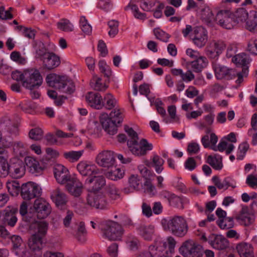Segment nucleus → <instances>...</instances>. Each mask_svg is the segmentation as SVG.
Masks as SVG:
<instances>
[{
    "label": "nucleus",
    "mask_w": 257,
    "mask_h": 257,
    "mask_svg": "<svg viewBox=\"0 0 257 257\" xmlns=\"http://www.w3.org/2000/svg\"><path fill=\"white\" fill-rule=\"evenodd\" d=\"M20 195L23 200L19 208V213L22 217L19 229L23 232L28 233L31 231L32 226V182L22 184Z\"/></svg>",
    "instance_id": "f257e3e1"
},
{
    "label": "nucleus",
    "mask_w": 257,
    "mask_h": 257,
    "mask_svg": "<svg viewBox=\"0 0 257 257\" xmlns=\"http://www.w3.org/2000/svg\"><path fill=\"white\" fill-rule=\"evenodd\" d=\"M124 130L128 137L127 145L133 154L138 156H144L153 149V145L149 143L146 139H142L139 143L138 135L132 127L125 125Z\"/></svg>",
    "instance_id": "f03ea898"
},
{
    "label": "nucleus",
    "mask_w": 257,
    "mask_h": 257,
    "mask_svg": "<svg viewBox=\"0 0 257 257\" xmlns=\"http://www.w3.org/2000/svg\"><path fill=\"white\" fill-rule=\"evenodd\" d=\"M161 224L165 230L170 231L177 237H183L187 232L188 225L185 219L181 216H175L163 219Z\"/></svg>",
    "instance_id": "7ed1b4c3"
},
{
    "label": "nucleus",
    "mask_w": 257,
    "mask_h": 257,
    "mask_svg": "<svg viewBox=\"0 0 257 257\" xmlns=\"http://www.w3.org/2000/svg\"><path fill=\"white\" fill-rule=\"evenodd\" d=\"M102 237L108 240H120L123 234L122 226L116 222L107 220L101 221L99 225Z\"/></svg>",
    "instance_id": "20e7f679"
},
{
    "label": "nucleus",
    "mask_w": 257,
    "mask_h": 257,
    "mask_svg": "<svg viewBox=\"0 0 257 257\" xmlns=\"http://www.w3.org/2000/svg\"><path fill=\"white\" fill-rule=\"evenodd\" d=\"M46 82L49 87L67 93L71 94L75 90L73 84L65 76L51 73L46 76Z\"/></svg>",
    "instance_id": "39448f33"
},
{
    "label": "nucleus",
    "mask_w": 257,
    "mask_h": 257,
    "mask_svg": "<svg viewBox=\"0 0 257 257\" xmlns=\"http://www.w3.org/2000/svg\"><path fill=\"white\" fill-rule=\"evenodd\" d=\"M201 142L205 148H210L213 151H218L220 152L225 151L227 155L230 154L235 148L233 144L223 140H221L216 147V144L218 142V137L214 133L210 134V139L208 135L203 136Z\"/></svg>",
    "instance_id": "423d86ee"
},
{
    "label": "nucleus",
    "mask_w": 257,
    "mask_h": 257,
    "mask_svg": "<svg viewBox=\"0 0 257 257\" xmlns=\"http://www.w3.org/2000/svg\"><path fill=\"white\" fill-rule=\"evenodd\" d=\"M48 229V223L44 220L33 222V251H40Z\"/></svg>",
    "instance_id": "0eeeda50"
},
{
    "label": "nucleus",
    "mask_w": 257,
    "mask_h": 257,
    "mask_svg": "<svg viewBox=\"0 0 257 257\" xmlns=\"http://www.w3.org/2000/svg\"><path fill=\"white\" fill-rule=\"evenodd\" d=\"M184 257H202V246L192 240L185 241L179 249Z\"/></svg>",
    "instance_id": "6e6552de"
},
{
    "label": "nucleus",
    "mask_w": 257,
    "mask_h": 257,
    "mask_svg": "<svg viewBox=\"0 0 257 257\" xmlns=\"http://www.w3.org/2000/svg\"><path fill=\"white\" fill-rule=\"evenodd\" d=\"M51 211L50 204L43 198H38L33 203V217L43 219L50 214Z\"/></svg>",
    "instance_id": "1a4fd4ad"
},
{
    "label": "nucleus",
    "mask_w": 257,
    "mask_h": 257,
    "mask_svg": "<svg viewBox=\"0 0 257 257\" xmlns=\"http://www.w3.org/2000/svg\"><path fill=\"white\" fill-rule=\"evenodd\" d=\"M232 62L236 64H239L243 66L241 72L236 73L237 79L236 82L237 84H240L243 80L244 77H246L248 74V70L246 66L249 63V58L248 56L244 53L238 54L235 55L232 58Z\"/></svg>",
    "instance_id": "9d476101"
},
{
    "label": "nucleus",
    "mask_w": 257,
    "mask_h": 257,
    "mask_svg": "<svg viewBox=\"0 0 257 257\" xmlns=\"http://www.w3.org/2000/svg\"><path fill=\"white\" fill-rule=\"evenodd\" d=\"M229 10H220L216 14V23L226 29H231L236 25V22L230 17Z\"/></svg>",
    "instance_id": "9b49d317"
},
{
    "label": "nucleus",
    "mask_w": 257,
    "mask_h": 257,
    "mask_svg": "<svg viewBox=\"0 0 257 257\" xmlns=\"http://www.w3.org/2000/svg\"><path fill=\"white\" fill-rule=\"evenodd\" d=\"M105 179L103 176L94 175L85 180V184L88 187L89 193H101L99 191L105 186Z\"/></svg>",
    "instance_id": "f8f14e48"
},
{
    "label": "nucleus",
    "mask_w": 257,
    "mask_h": 257,
    "mask_svg": "<svg viewBox=\"0 0 257 257\" xmlns=\"http://www.w3.org/2000/svg\"><path fill=\"white\" fill-rule=\"evenodd\" d=\"M225 47V44L222 41H212L206 47V54L211 59H217Z\"/></svg>",
    "instance_id": "ddd939ff"
},
{
    "label": "nucleus",
    "mask_w": 257,
    "mask_h": 257,
    "mask_svg": "<svg viewBox=\"0 0 257 257\" xmlns=\"http://www.w3.org/2000/svg\"><path fill=\"white\" fill-rule=\"evenodd\" d=\"M194 45L199 48L204 46L208 40L207 30L202 27H196L191 34Z\"/></svg>",
    "instance_id": "4468645a"
},
{
    "label": "nucleus",
    "mask_w": 257,
    "mask_h": 257,
    "mask_svg": "<svg viewBox=\"0 0 257 257\" xmlns=\"http://www.w3.org/2000/svg\"><path fill=\"white\" fill-rule=\"evenodd\" d=\"M77 169L82 176L89 177L96 175L99 172L95 164L88 161H80L77 165Z\"/></svg>",
    "instance_id": "2eb2a0df"
},
{
    "label": "nucleus",
    "mask_w": 257,
    "mask_h": 257,
    "mask_svg": "<svg viewBox=\"0 0 257 257\" xmlns=\"http://www.w3.org/2000/svg\"><path fill=\"white\" fill-rule=\"evenodd\" d=\"M87 204L97 209H103L106 208L107 202L102 193H89L87 197Z\"/></svg>",
    "instance_id": "dca6fc26"
},
{
    "label": "nucleus",
    "mask_w": 257,
    "mask_h": 257,
    "mask_svg": "<svg viewBox=\"0 0 257 257\" xmlns=\"http://www.w3.org/2000/svg\"><path fill=\"white\" fill-rule=\"evenodd\" d=\"M96 162L101 167L106 168L112 167L115 162L113 152L104 151L99 153L96 157Z\"/></svg>",
    "instance_id": "f3484780"
},
{
    "label": "nucleus",
    "mask_w": 257,
    "mask_h": 257,
    "mask_svg": "<svg viewBox=\"0 0 257 257\" xmlns=\"http://www.w3.org/2000/svg\"><path fill=\"white\" fill-rule=\"evenodd\" d=\"M213 68L217 79H232L236 75V73L234 70L220 64H214Z\"/></svg>",
    "instance_id": "a211bd4d"
},
{
    "label": "nucleus",
    "mask_w": 257,
    "mask_h": 257,
    "mask_svg": "<svg viewBox=\"0 0 257 257\" xmlns=\"http://www.w3.org/2000/svg\"><path fill=\"white\" fill-rule=\"evenodd\" d=\"M149 252L151 257H167L166 242L155 241L149 247Z\"/></svg>",
    "instance_id": "6ab92c4d"
},
{
    "label": "nucleus",
    "mask_w": 257,
    "mask_h": 257,
    "mask_svg": "<svg viewBox=\"0 0 257 257\" xmlns=\"http://www.w3.org/2000/svg\"><path fill=\"white\" fill-rule=\"evenodd\" d=\"M54 174L57 182L61 184H65L72 178L67 168L61 164L55 165Z\"/></svg>",
    "instance_id": "aec40b11"
},
{
    "label": "nucleus",
    "mask_w": 257,
    "mask_h": 257,
    "mask_svg": "<svg viewBox=\"0 0 257 257\" xmlns=\"http://www.w3.org/2000/svg\"><path fill=\"white\" fill-rule=\"evenodd\" d=\"M85 100L89 106L97 109H101L104 106L101 95L97 92H88L85 95Z\"/></svg>",
    "instance_id": "412c9836"
},
{
    "label": "nucleus",
    "mask_w": 257,
    "mask_h": 257,
    "mask_svg": "<svg viewBox=\"0 0 257 257\" xmlns=\"http://www.w3.org/2000/svg\"><path fill=\"white\" fill-rule=\"evenodd\" d=\"M65 184L68 192L72 196L78 197L82 192L83 186L82 183L77 178L72 177Z\"/></svg>",
    "instance_id": "4be33fe9"
},
{
    "label": "nucleus",
    "mask_w": 257,
    "mask_h": 257,
    "mask_svg": "<svg viewBox=\"0 0 257 257\" xmlns=\"http://www.w3.org/2000/svg\"><path fill=\"white\" fill-rule=\"evenodd\" d=\"M99 119L103 128L108 134L114 135L117 133L118 124L109 118L107 114H102Z\"/></svg>",
    "instance_id": "5701e85b"
},
{
    "label": "nucleus",
    "mask_w": 257,
    "mask_h": 257,
    "mask_svg": "<svg viewBox=\"0 0 257 257\" xmlns=\"http://www.w3.org/2000/svg\"><path fill=\"white\" fill-rule=\"evenodd\" d=\"M43 66L45 69L51 70L57 67L60 64V57L53 52L47 54V57L42 61Z\"/></svg>",
    "instance_id": "b1692460"
},
{
    "label": "nucleus",
    "mask_w": 257,
    "mask_h": 257,
    "mask_svg": "<svg viewBox=\"0 0 257 257\" xmlns=\"http://www.w3.org/2000/svg\"><path fill=\"white\" fill-rule=\"evenodd\" d=\"M138 234L145 240H152L155 233V227L151 224H141L137 228Z\"/></svg>",
    "instance_id": "393cba45"
},
{
    "label": "nucleus",
    "mask_w": 257,
    "mask_h": 257,
    "mask_svg": "<svg viewBox=\"0 0 257 257\" xmlns=\"http://www.w3.org/2000/svg\"><path fill=\"white\" fill-rule=\"evenodd\" d=\"M209 242L212 247L218 250L225 249L229 245L227 239L221 235H212Z\"/></svg>",
    "instance_id": "a878e982"
},
{
    "label": "nucleus",
    "mask_w": 257,
    "mask_h": 257,
    "mask_svg": "<svg viewBox=\"0 0 257 257\" xmlns=\"http://www.w3.org/2000/svg\"><path fill=\"white\" fill-rule=\"evenodd\" d=\"M51 199L58 207L65 205L68 201L66 194L59 188H57L51 192Z\"/></svg>",
    "instance_id": "bb28decb"
},
{
    "label": "nucleus",
    "mask_w": 257,
    "mask_h": 257,
    "mask_svg": "<svg viewBox=\"0 0 257 257\" xmlns=\"http://www.w3.org/2000/svg\"><path fill=\"white\" fill-rule=\"evenodd\" d=\"M254 216L248 212L247 208H243L237 217L239 223L245 226L252 225L254 221Z\"/></svg>",
    "instance_id": "cd10ccee"
},
{
    "label": "nucleus",
    "mask_w": 257,
    "mask_h": 257,
    "mask_svg": "<svg viewBox=\"0 0 257 257\" xmlns=\"http://www.w3.org/2000/svg\"><path fill=\"white\" fill-rule=\"evenodd\" d=\"M236 249L240 257H254L251 245L246 242H241L236 246Z\"/></svg>",
    "instance_id": "c85d7f7f"
},
{
    "label": "nucleus",
    "mask_w": 257,
    "mask_h": 257,
    "mask_svg": "<svg viewBox=\"0 0 257 257\" xmlns=\"http://www.w3.org/2000/svg\"><path fill=\"white\" fill-rule=\"evenodd\" d=\"M207 64L208 60L207 58L201 55L191 62V68L194 72L197 73L201 72L207 66Z\"/></svg>",
    "instance_id": "c756f323"
},
{
    "label": "nucleus",
    "mask_w": 257,
    "mask_h": 257,
    "mask_svg": "<svg viewBox=\"0 0 257 257\" xmlns=\"http://www.w3.org/2000/svg\"><path fill=\"white\" fill-rule=\"evenodd\" d=\"M206 162L216 170H221L223 166L222 158L218 154L209 155L207 158Z\"/></svg>",
    "instance_id": "7c9ffc66"
},
{
    "label": "nucleus",
    "mask_w": 257,
    "mask_h": 257,
    "mask_svg": "<svg viewBox=\"0 0 257 257\" xmlns=\"http://www.w3.org/2000/svg\"><path fill=\"white\" fill-rule=\"evenodd\" d=\"M246 28L250 32L257 33V12L250 11L249 17L246 22Z\"/></svg>",
    "instance_id": "2f4dec72"
},
{
    "label": "nucleus",
    "mask_w": 257,
    "mask_h": 257,
    "mask_svg": "<svg viewBox=\"0 0 257 257\" xmlns=\"http://www.w3.org/2000/svg\"><path fill=\"white\" fill-rule=\"evenodd\" d=\"M22 85L23 87L32 92V70L27 69L24 70L22 75Z\"/></svg>",
    "instance_id": "473e14b6"
},
{
    "label": "nucleus",
    "mask_w": 257,
    "mask_h": 257,
    "mask_svg": "<svg viewBox=\"0 0 257 257\" xmlns=\"http://www.w3.org/2000/svg\"><path fill=\"white\" fill-rule=\"evenodd\" d=\"M10 173L16 178L22 177L25 174V168L23 163L18 161L16 163L10 166Z\"/></svg>",
    "instance_id": "72a5a7b5"
},
{
    "label": "nucleus",
    "mask_w": 257,
    "mask_h": 257,
    "mask_svg": "<svg viewBox=\"0 0 257 257\" xmlns=\"http://www.w3.org/2000/svg\"><path fill=\"white\" fill-rule=\"evenodd\" d=\"M111 169L106 174V177L112 180H117L123 178L124 171L118 167H111Z\"/></svg>",
    "instance_id": "f704fd0d"
},
{
    "label": "nucleus",
    "mask_w": 257,
    "mask_h": 257,
    "mask_svg": "<svg viewBox=\"0 0 257 257\" xmlns=\"http://www.w3.org/2000/svg\"><path fill=\"white\" fill-rule=\"evenodd\" d=\"M18 211V209L14 207L9 210H7L5 213V220L8 225L11 227L15 226L18 221V218L16 216Z\"/></svg>",
    "instance_id": "c9c22d12"
},
{
    "label": "nucleus",
    "mask_w": 257,
    "mask_h": 257,
    "mask_svg": "<svg viewBox=\"0 0 257 257\" xmlns=\"http://www.w3.org/2000/svg\"><path fill=\"white\" fill-rule=\"evenodd\" d=\"M161 198L167 199L170 205L171 206H176V203L180 202L181 199L175 194L172 193L167 190H163L160 193Z\"/></svg>",
    "instance_id": "e433bc0d"
},
{
    "label": "nucleus",
    "mask_w": 257,
    "mask_h": 257,
    "mask_svg": "<svg viewBox=\"0 0 257 257\" xmlns=\"http://www.w3.org/2000/svg\"><path fill=\"white\" fill-rule=\"evenodd\" d=\"M90 85L93 89L99 91H104L108 87L104 81L97 76L93 77L90 82Z\"/></svg>",
    "instance_id": "4c0bfd02"
},
{
    "label": "nucleus",
    "mask_w": 257,
    "mask_h": 257,
    "mask_svg": "<svg viewBox=\"0 0 257 257\" xmlns=\"http://www.w3.org/2000/svg\"><path fill=\"white\" fill-rule=\"evenodd\" d=\"M201 18L205 23L208 24L217 22L216 16H214L212 10L209 7H205L202 10Z\"/></svg>",
    "instance_id": "58836bf2"
},
{
    "label": "nucleus",
    "mask_w": 257,
    "mask_h": 257,
    "mask_svg": "<svg viewBox=\"0 0 257 257\" xmlns=\"http://www.w3.org/2000/svg\"><path fill=\"white\" fill-rule=\"evenodd\" d=\"M233 16L235 19L236 23H246L249 17V13H248L245 9L240 8L236 10L233 14Z\"/></svg>",
    "instance_id": "ea45409f"
},
{
    "label": "nucleus",
    "mask_w": 257,
    "mask_h": 257,
    "mask_svg": "<svg viewBox=\"0 0 257 257\" xmlns=\"http://www.w3.org/2000/svg\"><path fill=\"white\" fill-rule=\"evenodd\" d=\"M7 188L12 196L17 197L20 193L21 186L17 181L13 180L7 183Z\"/></svg>",
    "instance_id": "a19ab883"
},
{
    "label": "nucleus",
    "mask_w": 257,
    "mask_h": 257,
    "mask_svg": "<svg viewBox=\"0 0 257 257\" xmlns=\"http://www.w3.org/2000/svg\"><path fill=\"white\" fill-rule=\"evenodd\" d=\"M58 29L65 32H70L74 30V26L71 22L67 19H61L56 24Z\"/></svg>",
    "instance_id": "79ce46f5"
},
{
    "label": "nucleus",
    "mask_w": 257,
    "mask_h": 257,
    "mask_svg": "<svg viewBox=\"0 0 257 257\" xmlns=\"http://www.w3.org/2000/svg\"><path fill=\"white\" fill-rule=\"evenodd\" d=\"M87 231L85 229V224L83 222H80L75 237L80 243H84L87 239Z\"/></svg>",
    "instance_id": "37998d69"
},
{
    "label": "nucleus",
    "mask_w": 257,
    "mask_h": 257,
    "mask_svg": "<svg viewBox=\"0 0 257 257\" xmlns=\"http://www.w3.org/2000/svg\"><path fill=\"white\" fill-rule=\"evenodd\" d=\"M84 153L83 150L71 151L63 153L64 158L71 162H75L79 160Z\"/></svg>",
    "instance_id": "c03bdc74"
},
{
    "label": "nucleus",
    "mask_w": 257,
    "mask_h": 257,
    "mask_svg": "<svg viewBox=\"0 0 257 257\" xmlns=\"http://www.w3.org/2000/svg\"><path fill=\"white\" fill-rule=\"evenodd\" d=\"M13 150L15 154L20 157H24L28 153L27 146L21 142L14 143Z\"/></svg>",
    "instance_id": "a18cd8bd"
},
{
    "label": "nucleus",
    "mask_w": 257,
    "mask_h": 257,
    "mask_svg": "<svg viewBox=\"0 0 257 257\" xmlns=\"http://www.w3.org/2000/svg\"><path fill=\"white\" fill-rule=\"evenodd\" d=\"M123 110L115 108L110 113L108 118L119 125L121 123L123 119Z\"/></svg>",
    "instance_id": "49530a36"
},
{
    "label": "nucleus",
    "mask_w": 257,
    "mask_h": 257,
    "mask_svg": "<svg viewBox=\"0 0 257 257\" xmlns=\"http://www.w3.org/2000/svg\"><path fill=\"white\" fill-rule=\"evenodd\" d=\"M32 243L31 241V236H30L28 239L27 244L25 246V247L20 249L19 252L16 251L15 253L20 257H32Z\"/></svg>",
    "instance_id": "de8ad7c7"
},
{
    "label": "nucleus",
    "mask_w": 257,
    "mask_h": 257,
    "mask_svg": "<svg viewBox=\"0 0 257 257\" xmlns=\"http://www.w3.org/2000/svg\"><path fill=\"white\" fill-rule=\"evenodd\" d=\"M128 8L132 10L135 18L139 20H145L146 19V14L140 12L138 6L136 5L130 3L128 6L125 7V10H127Z\"/></svg>",
    "instance_id": "09e8293b"
},
{
    "label": "nucleus",
    "mask_w": 257,
    "mask_h": 257,
    "mask_svg": "<svg viewBox=\"0 0 257 257\" xmlns=\"http://www.w3.org/2000/svg\"><path fill=\"white\" fill-rule=\"evenodd\" d=\"M153 166L155 168L156 172L160 174L164 169V160L158 155H154L152 159Z\"/></svg>",
    "instance_id": "8fccbe9b"
},
{
    "label": "nucleus",
    "mask_w": 257,
    "mask_h": 257,
    "mask_svg": "<svg viewBox=\"0 0 257 257\" xmlns=\"http://www.w3.org/2000/svg\"><path fill=\"white\" fill-rule=\"evenodd\" d=\"M73 215L74 214L72 211H68L66 216L63 219V224L64 226L67 228V231L71 234L74 233V231L73 229V225L71 224V221Z\"/></svg>",
    "instance_id": "3c124183"
},
{
    "label": "nucleus",
    "mask_w": 257,
    "mask_h": 257,
    "mask_svg": "<svg viewBox=\"0 0 257 257\" xmlns=\"http://www.w3.org/2000/svg\"><path fill=\"white\" fill-rule=\"evenodd\" d=\"M104 104L106 108L111 109L117 103V101L114 96L111 93H106L104 96Z\"/></svg>",
    "instance_id": "603ef678"
},
{
    "label": "nucleus",
    "mask_w": 257,
    "mask_h": 257,
    "mask_svg": "<svg viewBox=\"0 0 257 257\" xmlns=\"http://www.w3.org/2000/svg\"><path fill=\"white\" fill-rule=\"evenodd\" d=\"M218 225L221 229H229L233 226L234 221L231 217H225L217 221Z\"/></svg>",
    "instance_id": "864d4df0"
},
{
    "label": "nucleus",
    "mask_w": 257,
    "mask_h": 257,
    "mask_svg": "<svg viewBox=\"0 0 257 257\" xmlns=\"http://www.w3.org/2000/svg\"><path fill=\"white\" fill-rule=\"evenodd\" d=\"M248 149L249 145L247 143L244 142L240 144L238 147L236 159L239 160H243Z\"/></svg>",
    "instance_id": "5fc2aeb1"
},
{
    "label": "nucleus",
    "mask_w": 257,
    "mask_h": 257,
    "mask_svg": "<svg viewBox=\"0 0 257 257\" xmlns=\"http://www.w3.org/2000/svg\"><path fill=\"white\" fill-rule=\"evenodd\" d=\"M109 28L108 35L110 37H114L118 32V22L115 20H111L108 22Z\"/></svg>",
    "instance_id": "6e6d98bb"
},
{
    "label": "nucleus",
    "mask_w": 257,
    "mask_h": 257,
    "mask_svg": "<svg viewBox=\"0 0 257 257\" xmlns=\"http://www.w3.org/2000/svg\"><path fill=\"white\" fill-rule=\"evenodd\" d=\"M106 193L109 198L112 200L117 199L120 197L119 191L113 185H109L107 187Z\"/></svg>",
    "instance_id": "4d7b16f0"
},
{
    "label": "nucleus",
    "mask_w": 257,
    "mask_h": 257,
    "mask_svg": "<svg viewBox=\"0 0 257 257\" xmlns=\"http://www.w3.org/2000/svg\"><path fill=\"white\" fill-rule=\"evenodd\" d=\"M49 53L47 51L43 44H40L36 50L35 58H39L43 61L44 59L47 57V54Z\"/></svg>",
    "instance_id": "13d9d810"
},
{
    "label": "nucleus",
    "mask_w": 257,
    "mask_h": 257,
    "mask_svg": "<svg viewBox=\"0 0 257 257\" xmlns=\"http://www.w3.org/2000/svg\"><path fill=\"white\" fill-rule=\"evenodd\" d=\"M156 3V0H141L140 6L143 11L150 12L155 6Z\"/></svg>",
    "instance_id": "bf43d9fd"
},
{
    "label": "nucleus",
    "mask_w": 257,
    "mask_h": 257,
    "mask_svg": "<svg viewBox=\"0 0 257 257\" xmlns=\"http://www.w3.org/2000/svg\"><path fill=\"white\" fill-rule=\"evenodd\" d=\"M79 23L80 27L83 33L87 35H89L91 33L92 28L91 26L88 23L85 17L82 16L80 17Z\"/></svg>",
    "instance_id": "052dcab7"
},
{
    "label": "nucleus",
    "mask_w": 257,
    "mask_h": 257,
    "mask_svg": "<svg viewBox=\"0 0 257 257\" xmlns=\"http://www.w3.org/2000/svg\"><path fill=\"white\" fill-rule=\"evenodd\" d=\"M43 82V78L38 69L33 71V88L39 87Z\"/></svg>",
    "instance_id": "680f3d73"
},
{
    "label": "nucleus",
    "mask_w": 257,
    "mask_h": 257,
    "mask_svg": "<svg viewBox=\"0 0 257 257\" xmlns=\"http://www.w3.org/2000/svg\"><path fill=\"white\" fill-rule=\"evenodd\" d=\"M154 34L157 39L165 42H167L170 38L168 34L159 28L155 29Z\"/></svg>",
    "instance_id": "e2e57ef3"
},
{
    "label": "nucleus",
    "mask_w": 257,
    "mask_h": 257,
    "mask_svg": "<svg viewBox=\"0 0 257 257\" xmlns=\"http://www.w3.org/2000/svg\"><path fill=\"white\" fill-rule=\"evenodd\" d=\"M165 242V241H164ZM166 246H168L167 250V257H171V255H173L174 253V248L176 244V241L175 239L172 237L169 236L167 239Z\"/></svg>",
    "instance_id": "0e129e2a"
},
{
    "label": "nucleus",
    "mask_w": 257,
    "mask_h": 257,
    "mask_svg": "<svg viewBox=\"0 0 257 257\" xmlns=\"http://www.w3.org/2000/svg\"><path fill=\"white\" fill-rule=\"evenodd\" d=\"M10 173V166L5 159L1 158L0 161V174L3 177H5Z\"/></svg>",
    "instance_id": "69168bd1"
},
{
    "label": "nucleus",
    "mask_w": 257,
    "mask_h": 257,
    "mask_svg": "<svg viewBox=\"0 0 257 257\" xmlns=\"http://www.w3.org/2000/svg\"><path fill=\"white\" fill-rule=\"evenodd\" d=\"M144 192L150 195L153 196L157 193L156 187L152 184L151 180H147L144 183Z\"/></svg>",
    "instance_id": "338daca9"
},
{
    "label": "nucleus",
    "mask_w": 257,
    "mask_h": 257,
    "mask_svg": "<svg viewBox=\"0 0 257 257\" xmlns=\"http://www.w3.org/2000/svg\"><path fill=\"white\" fill-rule=\"evenodd\" d=\"M245 183L251 188H257V174L248 175L246 177Z\"/></svg>",
    "instance_id": "774afa93"
}]
</instances>
